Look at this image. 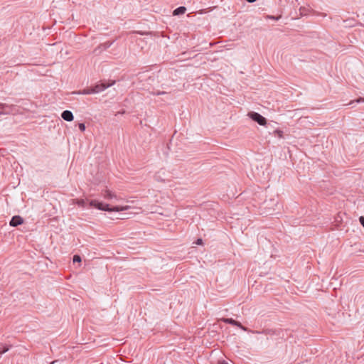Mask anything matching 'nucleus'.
<instances>
[{"mask_svg":"<svg viewBox=\"0 0 364 364\" xmlns=\"http://www.w3.org/2000/svg\"><path fill=\"white\" fill-rule=\"evenodd\" d=\"M234 326H238L240 328H242L243 331H245L247 330V328L244 327L239 321H237V324H235Z\"/></svg>","mask_w":364,"mask_h":364,"instance_id":"obj_18","label":"nucleus"},{"mask_svg":"<svg viewBox=\"0 0 364 364\" xmlns=\"http://www.w3.org/2000/svg\"><path fill=\"white\" fill-rule=\"evenodd\" d=\"M248 116L253 121L257 122L259 125H265L266 124V122H267L266 119L257 112H250L248 113Z\"/></svg>","mask_w":364,"mask_h":364,"instance_id":"obj_2","label":"nucleus"},{"mask_svg":"<svg viewBox=\"0 0 364 364\" xmlns=\"http://www.w3.org/2000/svg\"><path fill=\"white\" fill-rule=\"evenodd\" d=\"M221 364H229V363H227V362L223 361Z\"/></svg>","mask_w":364,"mask_h":364,"instance_id":"obj_27","label":"nucleus"},{"mask_svg":"<svg viewBox=\"0 0 364 364\" xmlns=\"http://www.w3.org/2000/svg\"><path fill=\"white\" fill-rule=\"evenodd\" d=\"M79 129L80 131L84 132L85 130V125L83 123L79 124Z\"/></svg>","mask_w":364,"mask_h":364,"instance_id":"obj_19","label":"nucleus"},{"mask_svg":"<svg viewBox=\"0 0 364 364\" xmlns=\"http://www.w3.org/2000/svg\"><path fill=\"white\" fill-rule=\"evenodd\" d=\"M359 220H360V223H361V225L364 227V217L363 216L360 217Z\"/></svg>","mask_w":364,"mask_h":364,"instance_id":"obj_22","label":"nucleus"},{"mask_svg":"<svg viewBox=\"0 0 364 364\" xmlns=\"http://www.w3.org/2000/svg\"><path fill=\"white\" fill-rule=\"evenodd\" d=\"M186 7L179 6L173 11V14L174 16H178L181 14H183L186 12Z\"/></svg>","mask_w":364,"mask_h":364,"instance_id":"obj_8","label":"nucleus"},{"mask_svg":"<svg viewBox=\"0 0 364 364\" xmlns=\"http://www.w3.org/2000/svg\"><path fill=\"white\" fill-rule=\"evenodd\" d=\"M23 223V219L19 215L12 217L9 222V225L12 227H16Z\"/></svg>","mask_w":364,"mask_h":364,"instance_id":"obj_4","label":"nucleus"},{"mask_svg":"<svg viewBox=\"0 0 364 364\" xmlns=\"http://www.w3.org/2000/svg\"><path fill=\"white\" fill-rule=\"evenodd\" d=\"M166 93V92H164V91H158V92H153L152 95H164Z\"/></svg>","mask_w":364,"mask_h":364,"instance_id":"obj_20","label":"nucleus"},{"mask_svg":"<svg viewBox=\"0 0 364 364\" xmlns=\"http://www.w3.org/2000/svg\"><path fill=\"white\" fill-rule=\"evenodd\" d=\"M274 134L277 135L279 138L283 137V132L280 129H276L274 132Z\"/></svg>","mask_w":364,"mask_h":364,"instance_id":"obj_15","label":"nucleus"},{"mask_svg":"<svg viewBox=\"0 0 364 364\" xmlns=\"http://www.w3.org/2000/svg\"><path fill=\"white\" fill-rule=\"evenodd\" d=\"M81 262V257L80 256L75 255L73 257V262Z\"/></svg>","mask_w":364,"mask_h":364,"instance_id":"obj_17","label":"nucleus"},{"mask_svg":"<svg viewBox=\"0 0 364 364\" xmlns=\"http://www.w3.org/2000/svg\"><path fill=\"white\" fill-rule=\"evenodd\" d=\"M61 117L65 120V121H67V122H71L73 120V114L72 113V112L69 111V110H65L62 112L61 114Z\"/></svg>","mask_w":364,"mask_h":364,"instance_id":"obj_6","label":"nucleus"},{"mask_svg":"<svg viewBox=\"0 0 364 364\" xmlns=\"http://www.w3.org/2000/svg\"><path fill=\"white\" fill-rule=\"evenodd\" d=\"M9 350V348L4 347V348L0 351V354L2 355Z\"/></svg>","mask_w":364,"mask_h":364,"instance_id":"obj_21","label":"nucleus"},{"mask_svg":"<svg viewBox=\"0 0 364 364\" xmlns=\"http://www.w3.org/2000/svg\"><path fill=\"white\" fill-rule=\"evenodd\" d=\"M112 44V42L111 41H107L102 44H100L96 49L95 52L99 50V52H101L102 50H105L106 49L109 48Z\"/></svg>","mask_w":364,"mask_h":364,"instance_id":"obj_7","label":"nucleus"},{"mask_svg":"<svg viewBox=\"0 0 364 364\" xmlns=\"http://www.w3.org/2000/svg\"><path fill=\"white\" fill-rule=\"evenodd\" d=\"M280 18H281V16H274L267 15V16H266V18H267V19H272V20H274V21H278Z\"/></svg>","mask_w":364,"mask_h":364,"instance_id":"obj_16","label":"nucleus"},{"mask_svg":"<svg viewBox=\"0 0 364 364\" xmlns=\"http://www.w3.org/2000/svg\"><path fill=\"white\" fill-rule=\"evenodd\" d=\"M90 207H95L97 208L98 210L108 211V212H119V211H124L129 208V206H114L112 208H109L108 204H104L102 202H100L97 200H92L90 201Z\"/></svg>","mask_w":364,"mask_h":364,"instance_id":"obj_1","label":"nucleus"},{"mask_svg":"<svg viewBox=\"0 0 364 364\" xmlns=\"http://www.w3.org/2000/svg\"><path fill=\"white\" fill-rule=\"evenodd\" d=\"M196 245H202L203 244V240L202 239H198L196 242H195Z\"/></svg>","mask_w":364,"mask_h":364,"instance_id":"obj_23","label":"nucleus"},{"mask_svg":"<svg viewBox=\"0 0 364 364\" xmlns=\"http://www.w3.org/2000/svg\"><path fill=\"white\" fill-rule=\"evenodd\" d=\"M78 95H91L93 94L92 87L85 88L82 90H79L76 92Z\"/></svg>","mask_w":364,"mask_h":364,"instance_id":"obj_9","label":"nucleus"},{"mask_svg":"<svg viewBox=\"0 0 364 364\" xmlns=\"http://www.w3.org/2000/svg\"><path fill=\"white\" fill-rule=\"evenodd\" d=\"M222 321L226 323H230L231 325L237 324V321L232 318H223Z\"/></svg>","mask_w":364,"mask_h":364,"instance_id":"obj_14","label":"nucleus"},{"mask_svg":"<svg viewBox=\"0 0 364 364\" xmlns=\"http://www.w3.org/2000/svg\"><path fill=\"white\" fill-rule=\"evenodd\" d=\"M246 1L249 3H253V2L256 1L257 0H246Z\"/></svg>","mask_w":364,"mask_h":364,"instance_id":"obj_26","label":"nucleus"},{"mask_svg":"<svg viewBox=\"0 0 364 364\" xmlns=\"http://www.w3.org/2000/svg\"><path fill=\"white\" fill-rule=\"evenodd\" d=\"M113 84H114V82H112V84L99 83L94 86H92V90L93 92V94L100 93V92L104 91L107 87L112 85Z\"/></svg>","mask_w":364,"mask_h":364,"instance_id":"obj_3","label":"nucleus"},{"mask_svg":"<svg viewBox=\"0 0 364 364\" xmlns=\"http://www.w3.org/2000/svg\"><path fill=\"white\" fill-rule=\"evenodd\" d=\"M5 105L4 104L0 103V114L3 113V109L4 108Z\"/></svg>","mask_w":364,"mask_h":364,"instance_id":"obj_24","label":"nucleus"},{"mask_svg":"<svg viewBox=\"0 0 364 364\" xmlns=\"http://www.w3.org/2000/svg\"><path fill=\"white\" fill-rule=\"evenodd\" d=\"M299 11H300V14L301 16H306L310 14L311 9L309 6L308 7L302 6L300 8Z\"/></svg>","mask_w":364,"mask_h":364,"instance_id":"obj_11","label":"nucleus"},{"mask_svg":"<svg viewBox=\"0 0 364 364\" xmlns=\"http://www.w3.org/2000/svg\"><path fill=\"white\" fill-rule=\"evenodd\" d=\"M164 174L165 171L164 170H161L155 174L154 178L158 181H164V178L163 176H164Z\"/></svg>","mask_w":364,"mask_h":364,"instance_id":"obj_10","label":"nucleus"},{"mask_svg":"<svg viewBox=\"0 0 364 364\" xmlns=\"http://www.w3.org/2000/svg\"><path fill=\"white\" fill-rule=\"evenodd\" d=\"M60 363V360H54L51 363V364H58Z\"/></svg>","mask_w":364,"mask_h":364,"instance_id":"obj_25","label":"nucleus"},{"mask_svg":"<svg viewBox=\"0 0 364 364\" xmlns=\"http://www.w3.org/2000/svg\"><path fill=\"white\" fill-rule=\"evenodd\" d=\"M102 196L107 200H118L117 196L114 193L107 189L102 192Z\"/></svg>","mask_w":364,"mask_h":364,"instance_id":"obj_5","label":"nucleus"},{"mask_svg":"<svg viewBox=\"0 0 364 364\" xmlns=\"http://www.w3.org/2000/svg\"><path fill=\"white\" fill-rule=\"evenodd\" d=\"M355 102L356 103L364 102V98L359 97V98L356 99L355 100H351L348 105H351L352 107H353L354 104Z\"/></svg>","mask_w":364,"mask_h":364,"instance_id":"obj_13","label":"nucleus"},{"mask_svg":"<svg viewBox=\"0 0 364 364\" xmlns=\"http://www.w3.org/2000/svg\"><path fill=\"white\" fill-rule=\"evenodd\" d=\"M74 203L78 205L79 206L84 208V207H85L86 202L83 199H75Z\"/></svg>","mask_w":364,"mask_h":364,"instance_id":"obj_12","label":"nucleus"}]
</instances>
